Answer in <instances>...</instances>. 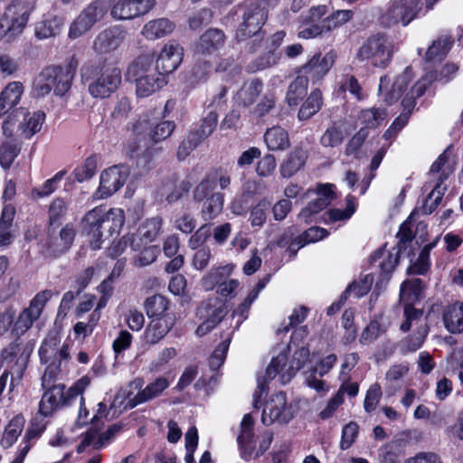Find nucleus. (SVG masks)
Returning a JSON list of instances; mask_svg holds the SVG:
<instances>
[{
    "instance_id": "obj_1",
    "label": "nucleus",
    "mask_w": 463,
    "mask_h": 463,
    "mask_svg": "<svg viewBox=\"0 0 463 463\" xmlns=\"http://www.w3.org/2000/svg\"><path fill=\"white\" fill-rule=\"evenodd\" d=\"M241 12V22L236 29L234 40L238 43L250 40L247 48L250 52H256L263 44L265 31L263 26L269 16L268 9L259 0H249L237 5L229 15Z\"/></svg>"
},
{
    "instance_id": "obj_2",
    "label": "nucleus",
    "mask_w": 463,
    "mask_h": 463,
    "mask_svg": "<svg viewBox=\"0 0 463 463\" xmlns=\"http://www.w3.org/2000/svg\"><path fill=\"white\" fill-rule=\"evenodd\" d=\"M125 222V213L120 208L105 211L101 206L89 211L82 219L83 232L89 237L90 246L97 250L101 248L104 237L118 233Z\"/></svg>"
},
{
    "instance_id": "obj_3",
    "label": "nucleus",
    "mask_w": 463,
    "mask_h": 463,
    "mask_svg": "<svg viewBox=\"0 0 463 463\" xmlns=\"http://www.w3.org/2000/svg\"><path fill=\"white\" fill-rule=\"evenodd\" d=\"M413 79V73L410 67L406 68L405 71L399 75L392 86V90L386 95V101L392 103L401 99L403 95L402 104L408 112L400 115L391 125L394 130L398 133L408 122L409 114L415 106L416 99L422 96L430 81L427 79L421 78L415 82L411 89L408 90V86Z\"/></svg>"
},
{
    "instance_id": "obj_4",
    "label": "nucleus",
    "mask_w": 463,
    "mask_h": 463,
    "mask_svg": "<svg viewBox=\"0 0 463 463\" xmlns=\"http://www.w3.org/2000/svg\"><path fill=\"white\" fill-rule=\"evenodd\" d=\"M175 128V123L171 120L161 121L153 126L148 118H138L132 126L133 140L128 144L131 156H150V145L165 140Z\"/></svg>"
},
{
    "instance_id": "obj_5",
    "label": "nucleus",
    "mask_w": 463,
    "mask_h": 463,
    "mask_svg": "<svg viewBox=\"0 0 463 463\" xmlns=\"http://www.w3.org/2000/svg\"><path fill=\"white\" fill-rule=\"evenodd\" d=\"M154 53H145L136 58L128 66L127 77L136 83V93L146 98L166 83V79L154 68Z\"/></svg>"
},
{
    "instance_id": "obj_6",
    "label": "nucleus",
    "mask_w": 463,
    "mask_h": 463,
    "mask_svg": "<svg viewBox=\"0 0 463 463\" xmlns=\"http://www.w3.org/2000/svg\"><path fill=\"white\" fill-rule=\"evenodd\" d=\"M455 166L456 156L453 155V146L449 145L431 165L429 174L436 177L438 183L424 201L421 207L424 214H430L440 203L443 195L440 184L454 171Z\"/></svg>"
},
{
    "instance_id": "obj_7",
    "label": "nucleus",
    "mask_w": 463,
    "mask_h": 463,
    "mask_svg": "<svg viewBox=\"0 0 463 463\" xmlns=\"http://www.w3.org/2000/svg\"><path fill=\"white\" fill-rule=\"evenodd\" d=\"M393 52L392 40L385 34L377 33L363 43L356 52V58L374 67L383 68L390 63Z\"/></svg>"
},
{
    "instance_id": "obj_8",
    "label": "nucleus",
    "mask_w": 463,
    "mask_h": 463,
    "mask_svg": "<svg viewBox=\"0 0 463 463\" xmlns=\"http://www.w3.org/2000/svg\"><path fill=\"white\" fill-rule=\"evenodd\" d=\"M44 120L45 114L43 111L31 113L24 108H19L8 115L2 128L6 137H12L14 125L18 121L19 136L29 139L42 129Z\"/></svg>"
},
{
    "instance_id": "obj_9",
    "label": "nucleus",
    "mask_w": 463,
    "mask_h": 463,
    "mask_svg": "<svg viewBox=\"0 0 463 463\" xmlns=\"http://www.w3.org/2000/svg\"><path fill=\"white\" fill-rule=\"evenodd\" d=\"M52 297V291L44 289L38 292L16 317L11 333L19 338L32 328L43 313L46 304Z\"/></svg>"
},
{
    "instance_id": "obj_10",
    "label": "nucleus",
    "mask_w": 463,
    "mask_h": 463,
    "mask_svg": "<svg viewBox=\"0 0 463 463\" xmlns=\"http://www.w3.org/2000/svg\"><path fill=\"white\" fill-rule=\"evenodd\" d=\"M421 0H392L380 15L379 21L385 27L398 24L408 25L421 9Z\"/></svg>"
},
{
    "instance_id": "obj_11",
    "label": "nucleus",
    "mask_w": 463,
    "mask_h": 463,
    "mask_svg": "<svg viewBox=\"0 0 463 463\" xmlns=\"http://www.w3.org/2000/svg\"><path fill=\"white\" fill-rule=\"evenodd\" d=\"M70 77L62 75L61 67H47L35 78L33 92L37 97H44L53 90L56 95L62 96L71 89Z\"/></svg>"
},
{
    "instance_id": "obj_12",
    "label": "nucleus",
    "mask_w": 463,
    "mask_h": 463,
    "mask_svg": "<svg viewBox=\"0 0 463 463\" xmlns=\"http://www.w3.org/2000/svg\"><path fill=\"white\" fill-rule=\"evenodd\" d=\"M29 355L23 351V346L17 342L11 343L0 352V369L12 373L9 391H13L16 382H20L26 369Z\"/></svg>"
},
{
    "instance_id": "obj_13",
    "label": "nucleus",
    "mask_w": 463,
    "mask_h": 463,
    "mask_svg": "<svg viewBox=\"0 0 463 463\" xmlns=\"http://www.w3.org/2000/svg\"><path fill=\"white\" fill-rule=\"evenodd\" d=\"M218 123V113L210 110L203 118L198 128L191 131L187 137L180 143L177 150V157L179 160L186 158L192 151H194L200 143L209 137L215 130Z\"/></svg>"
},
{
    "instance_id": "obj_14",
    "label": "nucleus",
    "mask_w": 463,
    "mask_h": 463,
    "mask_svg": "<svg viewBox=\"0 0 463 463\" xmlns=\"http://www.w3.org/2000/svg\"><path fill=\"white\" fill-rule=\"evenodd\" d=\"M213 191L214 184L210 180L202 181L194 191L195 201H204L201 213L205 221L215 218L222 213L223 208V194L222 193H214Z\"/></svg>"
},
{
    "instance_id": "obj_15",
    "label": "nucleus",
    "mask_w": 463,
    "mask_h": 463,
    "mask_svg": "<svg viewBox=\"0 0 463 463\" xmlns=\"http://www.w3.org/2000/svg\"><path fill=\"white\" fill-rule=\"evenodd\" d=\"M120 83L121 71L118 67H103L89 84V92L93 98L105 99L114 93Z\"/></svg>"
},
{
    "instance_id": "obj_16",
    "label": "nucleus",
    "mask_w": 463,
    "mask_h": 463,
    "mask_svg": "<svg viewBox=\"0 0 463 463\" xmlns=\"http://www.w3.org/2000/svg\"><path fill=\"white\" fill-rule=\"evenodd\" d=\"M107 13L103 2L95 1L86 6L71 24L68 36L77 39L89 32Z\"/></svg>"
},
{
    "instance_id": "obj_17",
    "label": "nucleus",
    "mask_w": 463,
    "mask_h": 463,
    "mask_svg": "<svg viewBox=\"0 0 463 463\" xmlns=\"http://www.w3.org/2000/svg\"><path fill=\"white\" fill-rule=\"evenodd\" d=\"M292 418V405L288 403L285 392L275 393L266 402L262 412V422L264 424L288 423Z\"/></svg>"
},
{
    "instance_id": "obj_18",
    "label": "nucleus",
    "mask_w": 463,
    "mask_h": 463,
    "mask_svg": "<svg viewBox=\"0 0 463 463\" xmlns=\"http://www.w3.org/2000/svg\"><path fill=\"white\" fill-rule=\"evenodd\" d=\"M227 36L218 28L207 29L202 33L194 47V57L215 60L219 52L223 48Z\"/></svg>"
},
{
    "instance_id": "obj_19",
    "label": "nucleus",
    "mask_w": 463,
    "mask_h": 463,
    "mask_svg": "<svg viewBox=\"0 0 463 463\" xmlns=\"http://www.w3.org/2000/svg\"><path fill=\"white\" fill-rule=\"evenodd\" d=\"M335 60V53L329 52L324 56L320 53H316L307 63L299 69L301 73L299 76L306 77L307 82L311 80L316 83L321 80L329 71L334 65Z\"/></svg>"
},
{
    "instance_id": "obj_20",
    "label": "nucleus",
    "mask_w": 463,
    "mask_h": 463,
    "mask_svg": "<svg viewBox=\"0 0 463 463\" xmlns=\"http://www.w3.org/2000/svg\"><path fill=\"white\" fill-rule=\"evenodd\" d=\"M127 31L118 25L102 30L93 41V49L99 54H107L117 51L127 37Z\"/></svg>"
},
{
    "instance_id": "obj_21",
    "label": "nucleus",
    "mask_w": 463,
    "mask_h": 463,
    "mask_svg": "<svg viewBox=\"0 0 463 463\" xmlns=\"http://www.w3.org/2000/svg\"><path fill=\"white\" fill-rule=\"evenodd\" d=\"M183 56V47L178 43L171 41L161 50L156 61H154V68L165 77L178 68Z\"/></svg>"
},
{
    "instance_id": "obj_22",
    "label": "nucleus",
    "mask_w": 463,
    "mask_h": 463,
    "mask_svg": "<svg viewBox=\"0 0 463 463\" xmlns=\"http://www.w3.org/2000/svg\"><path fill=\"white\" fill-rule=\"evenodd\" d=\"M156 0H118L111 9V15L118 20L133 19L147 14Z\"/></svg>"
},
{
    "instance_id": "obj_23",
    "label": "nucleus",
    "mask_w": 463,
    "mask_h": 463,
    "mask_svg": "<svg viewBox=\"0 0 463 463\" xmlns=\"http://www.w3.org/2000/svg\"><path fill=\"white\" fill-rule=\"evenodd\" d=\"M129 170L125 165H114L104 170L100 175L99 191L101 197H108L120 189L127 182Z\"/></svg>"
},
{
    "instance_id": "obj_24",
    "label": "nucleus",
    "mask_w": 463,
    "mask_h": 463,
    "mask_svg": "<svg viewBox=\"0 0 463 463\" xmlns=\"http://www.w3.org/2000/svg\"><path fill=\"white\" fill-rule=\"evenodd\" d=\"M28 14L18 5L7 7L0 18V37L9 34L10 37L22 33L28 22Z\"/></svg>"
},
{
    "instance_id": "obj_25",
    "label": "nucleus",
    "mask_w": 463,
    "mask_h": 463,
    "mask_svg": "<svg viewBox=\"0 0 463 463\" xmlns=\"http://www.w3.org/2000/svg\"><path fill=\"white\" fill-rule=\"evenodd\" d=\"M163 220L159 216L146 219L133 233V241L131 242V250H138L144 245L150 244L158 236L162 228Z\"/></svg>"
},
{
    "instance_id": "obj_26",
    "label": "nucleus",
    "mask_w": 463,
    "mask_h": 463,
    "mask_svg": "<svg viewBox=\"0 0 463 463\" xmlns=\"http://www.w3.org/2000/svg\"><path fill=\"white\" fill-rule=\"evenodd\" d=\"M399 259V250L392 248L390 250L385 247H383L372 254L370 261L372 265H375L380 269L381 280H385L387 282L390 279L391 273L397 266Z\"/></svg>"
},
{
    "instance_id": "obj_27",
    "label": "nucleus",
    "mask_w": 463,
    "mask_h": 463,
    "mask_svg": "<svg viewBox=\"0 0 463 463\" xmlns=\"http://www.w3.org/2000/svg\"><path fill=\"white\" fill-rule=\"evenodd\" d=\"M317 195V197L302 209L298 214V218L305 222H309L313 214L319 213L331 203L334 199L333 185L330 184H319Z\"/></svg>"
},
{
    "instance_id": "obj_28",
    "label": "nucleus",
    "mask_w": 463,
    "mask_h": 463,
    "mask_svg": "<svg viewBox=\"0 0 463 463\" xmlns=\"http://www.w3.org/2000/svg\"><path fill=\"white\" fill-rule=\"evenodd\" d=\"M64 25V18L54 13L44 14L34 24V35L38 40L53 38L60 34Z\"/></svg>"
},
{
    "instance_id": "obj_29",
    "label": "nucleus",
    "mask_w": 463,
    "mask_h": 463,
    "mask_svg": "<svg viewBox=\"0 0 463 463\" xmlns=\"http://www.w3.org/2000/svg\"><path fill=\"white\" fill-rule=\"evenodd\" d=\"M175 323V315H166L152 318L145 330V341L149 345H155L162 340L172 329Z\"/></svg>"
},
{
    "instance_id": "obj_30",
    "label": "nucleus",
    "mask_w": 463,
    "mask_h": 463,
    "mask_svg": "<svg viewBox=\"0 0 463 463\" xmlns=\"http://www.w3.org/2000/svg\"><path fill=\"white\" fill-rule=\"evenodd\" d=\"M45 390L40 402L39 408L45 415H52L53 412L64 406L65 385L57 383L55 386H43Z\"/></svg>"
},
{
    "instance_id": "obj_31",
    "label": "nucleus",
    "mask_w": 463,
    "mask_h": 463,
    "mask_svg": "<svg viewBox=\"0 0 463 463\" xmlns=\"http://www.w3.org/2000/svg\"><path fill=\"white\" fill-rule=\"evenodd\" d=\"M228 312L227 305L219 298L209 299L203 302L197 308V316L200 318H207L217 326Z\"/></svg>"
},
{
    "instance_id": "obj_32",
    "label": "nucleus",
    "mask_w": 463,
    "mask_h": 463,
    "mask_svg": "<svg viewBox=\"0 0 463 463\" xmlns=\"http://www.w3.org/2000/svg\"><path fill=\"white\" fill-rule=\"evenodd\" d=\"M24 93V86L20 81L8 83L0 94V118L15 107Z\"/></svg>"
},
{
    "instance_id": "obj_33",
    "label": "nucleus",
    "mask_w": 463,
    "mask_h": 463,
    "mask_svg": "<svg viewBox=\"0 0 463 463\" xmlns=\"http://www.w3.org/2000/svg\"><path fill=\"white\" fill-rule=\"evenodd\" d=\"M168 386L169 383L165 378L158 377L133 398H129L128 404L131 408H134L138 404L146 402L159 396Z\"/></svg>"
},
{
    "instance_id": "obj_34",
    "label": "nucleus",
    "mask_w": 463,
    "mask_h": 463,
    "mask_svg": "<svg viewBox=\"0 0 463 463\" xmlns=\"http://www.w3.org/2000/svg\"><path fill=\"white\" fill-rule=\"evenodd\" d=\"M307 153L302 147H295L279 166L282 177L289 178L298 173L305 165Z\"/></svg>"
},
{
    "instance_id": "obj_35",
    "label": "nucleus",
    "mask_w": 463,
    "mask_h": 463,
    "mask_svg": "<svg viewBox=\"0 0 463 463\" xmlns=\"http://www.w3.org/2000/svg\"><path fill=\"white\" fill-rule=\"evenodd\" d=\"M254 420L250 413L245 414L241 422V432L237 438L238 444L241 449V455L242 458L249 461L251 460L252 451L249 449L251 443L254 432Z\"/></svg>"
},
{
    "instance_id": "obj_36",
    "label": "nucleus",
    "mask_w": 463,
    "mask_h": 463,
    "mask_svg": "<svg viewBox=\"0 0 463 463\" xmlns=\"http://www.w3.org/2000/svg\"><path fill=\"white\" fill-rule=\"evenodd\" d=\"M389 323L381 316L376 317L363 329L359 343L362 345H369L375 342L378 338L386 334Z\"/></svg>"
},
{
    "instance_id": "obj_37",
    "label": "nucleus",
    "mask_w": 463,
    "mask_h": 463,
    "mask_svg": "<svg viewBox=\"0 0 463 463\" xmlns=\"http://www.w3.org/2000/svg\"><path fill=\"white\" fill-rule=\"evenodd\" d=\"M175 24L166 18H158L146 23L142 35L147 40H156L170 34L175 30Z\"/></svg>"
},
{
    "instance_id": "obj_38",
    "label": "nucleus",
    "mask_w": 463,
    "mask_h": 463,
    "mask_svg": "<svg viewBox=\"0 0 463 463\" xmlns=\"http://www.w3.org/2000/svg\"><path fill=\"white\" fill-rule=\"evenodd\" d=\"M443 322L449 332L452 334L463 332V303L456 302L448 306L443 314Z\"/></svg>"
},
{
    "instance_id": "obj_39",
    "label": "nucleus",
    "mask_w": 463,
    "mask_h": 463,
    "mask_svg": "<svg viewBox=\"0 0 463 463\" xmlns=\"http://www.w3.org/2000/svg\"><path fill=\"white\" fill-rule=\"evenodd\" d=\"M264 141L268 148L272 151H284L290 146L288 131L278 126L266 130Z\"/></svg>"
},
{
    "instance_id": "obj_40",
    "label": "nucleus",
    "mask_w": 463,
    "mask_h": 463,
    "mask_svg": "<svg viewBox=\"0 0 463 463\" xmlns=\"http://www.w3.org/2000/svg\"><path fill=\"white\" fill-rule=\"evenodd\" d=\"M342 24L336 20L334 14L324 18L320 25H313L311 28H302L298 32V36L303 39H310L320 36L326 33L341 26Z\"/></svg>"
},
{
    "instance_id": "obj_41",
    "label": "nucleus",
    "mask_w": 463,
    "mask_h": 463,
    "mask_svg": "<svg viewBox=\"0 0 463 463\" xmlns=\"http://www.w3.org/2000/svg\"><path fill=\"white\" fill-rule=\"evenodd\" d=\"M439 241V237H436L431 242L424 245L421 249L417 260L409 268V272L416 275L425 274L430 268V254Z\"/></svg>"
},
{
    "instance_id": "obj_42",
    "label": "nucleus",
    "mask_w": 463,
    "mask_h": 463,
    "mask_svg": "<svg viewBox=\"0 0 463 463\" xmlns=\"http://www.w3.org/2000/svg\"><path fill=\"white\" fill-rule=\"evenodd\" d=\"M168 308L169 301L166 298L159 294L149 297L145 301V310L150 318L173 315L167 312Z\"/></svg>"
},
{
    "instance_id": "obj_43",
    "label": "nucleus",
    "mask_w": 463,
    "mask_h": 463,
    "mask_svg": "<svg viewBox=\"0 0 463 463\" xmlns=\"http://www.w3.org/2000/svg\"><path fill=\"white\" fill-rule=\"evenodd\" d=\"M323 104L322 93L319 90H313L299 109L298 117L300 120H307L317 114Z\"/></svg>"
},
{
    "instance_id": "obj_44",
    "label": "nucleus",
    "mask_w": 463,
    "mask_h": 463,
    "mask_svg": "<svg viewBox=\"0 0 463 463\" xmlns=\"http://www.w3.org/2000/svg\"><path fill=\"white\" fill-rule=\"evenodd\" d=\"M345 136L343 125L339 122H334L321 136L320 144L324 147H335L343 143Z\"/></svg>"
},
{
    "instance_id": "obj_45",
    "label": "nucleus",
    "mask_w": 463,
    "mask_h": 463,
    "mask_svg": "<svg viewBox=\"0 0 463 463\" xmlns=\"http://www.w3.org/2000/svg\"><path fill=\"white\" fill-rule=\"evenodd\" d=\"M373 283V276L366 274L359 280L354 281L350 284L341 295V300L346 301L351 293H354L356 298H361L366 295Z\"/></svg>"
},
{
    "instance_id": "obj_46",
    "label": "nucleus",
    "mask_w": 463,
    "mask_h": 463,
    "mask_svg": "<svg viewBox=\"0 0 463 463\" xmlns=\"http://www.w3.org/2000/svg\"><path fill=\"white\" fill-rule=\"evenodd\" d=\"M307 79L301 76H298L290 83L286 97L289 106H297L298 102L305 97L307 90Z\"/></svg>"
},
{
    "instance_id": "obj_47",
    "label": "nucleus",
    "mask_w": 463,
    "mask_h": 463,
    "mask_svg": "<svg viewBox=\"0 0 463 463\" xmlns=\"http://www.w3.org/2000/svg\"><path fill=\"white\" fill-rule=\"evenodd\" d=\"M24 420L23 417H14L9 424L6 426L3 438L1 439V445L3 448H10L21 435L24 429Z\"/></svg>"
},
{
    "instance_id": "obj_48",
    "label": "nucleus",
    "mask_w": 463,
    "mask_h": 463,
    "mask_svg": "<svg viewBox=\"0 0 463 463\" xmlns=\"http://www.w3.org/2000/svg\"><path fill=\"white\" fill-rule=\"evenodd\" d=\"M21 147L14 139L4 141L0 145V165L4 169H9L14 159L20 154Z\"/></svg>"
},
{
    "instance_id": "obj_49",
    "label": "nucleus",
    "mask_w": 463,
    "mask_h": 463,
    "mask_svg": "<svg viewBox=\"0 0 463 463\" xmlns=\"http://www.w3.org/2000/svg\"><path fill=\"white\" fill-rule=\"evenodd\" d=\"M387 113L385 109H363L358 116L361 124L364 125L367 130L368 128H378L382 122L385 119Z\"/></svg>"
},
{
    "instance_id": "obj_50",
    "label": "nucleus",
    "mask_w": 463,
    "mask_h": 463,
    "mask_svg": "<svg viewBox=\"0 0 463 463\" xmlns=\"http://www.w3.org/2000/svg\"><path fill=\"white\" fill-rule=\"evenodd\" d=\"M76 232L73 225L71 223L66 224L59 234L61 244H56L52 249V255L61 256L64 254L71 247Z\"/></svg>"
},
{
    "instance_id": "obj_51",
    "label": "nucleus",
    "mask_w": 463,
    "mask_h": 463,
    "mask_svg": "<svg viewBox=\"0 0 463 463\" xmlns=\"http://www.w3.org/2000/svg\"><path fill=\"white\" fill-rule=\"evenodd\" d=\"M453 42L450 36H443L434 41L426 52V59L428 61L440 60L449 52Z\"/></svg>"
},
{
    "instance_id": "obj_52",
    "label": "nucleus",
    "mask_w": 463,
    "mask_h": 463,
    "mask_svg": "<svg viewBox=\"0 0 463 463\" xmlns=\"http://www.w3.org/2000/svg\"><path fill=\"white\" fill-rule=\"evenodd\" d=\"M90 384L88 377H82L77 381L67 392H64V406L71 405L74 402L80 399L81 406L84 403L83 392Z\"/></svg>"
},
{
    "instance_id": "obj_53",
    "label": "nucleus",
    "mask_w": 463,
    "mask_h": 463,
    "mask_svg": "<svg viewBox=\"0 0 463 463\" xmlns=\"http://www.w3.org/2000/svg\"><path fill=\"white\" fill-rule=\"evenodd\" d=\"M51 416L52 415H45V413L39 409L38 412L32 419L24 438L27 440L39 438L46 429L48 423L47 418Z\"/></svg>"
},
{
    "instance_id": "obj_54",
    "label": "nucleus",
    "mask_w": 463,
    "mask_h": 463,
    "mask_svg": "<svg viewBox=\"0 0 463 463\" xmlns=\"http://www.w3.org/2000/svg\"><path fill=\"white\" fill-rule=\"evenodd\" d=\"M195 64L191 71L192 83H198L204 80L213 69L215 60L210 58L195 57Z\"/></svg>"
},
{
    "instance_id": "obj_55",
    "label": "nucleus",
    "mask_w": 463,
    "mask_h": 463,
    "mask_svg": "<svg viewBox=\"0 0 463 463\" xmlns=\"http://www.w3.org/2000/svg\"><path fill=\"white\" fill-rule=\"evenodd\" d=\"M139 253L134 258V264L137 267H146L154 263L160 253V249L156 245H144Z\"/></svg>"
},
{
    "instance_id": "obj_56",
    "label": "nucleus",
    "mask_w": 463,
    "mask_h": 463,
    "mask_svg": "<svg viewBox=\"0 0 463 463\" xmlns=\"http://www.w3.org/2000/svg\"><path fill=\"white\" fill-rule=\"evenodd\" d=\"M327 13V6L325 5L313 6L307 13L300 16L304 28H311L313 25H320L321 18Z\"/></svg>"
},
{
    "instance_id": "obj_57",
    "label": "nucleus",
    "mask_w": 463,
    "mask_h": 463,
    "mask_svg": "<svg viewBox=\"0 0 463 463\" xmlns=\"http://www.w3.org/2000/svg\"><path fill=\"white\" fill-rule=\"evenodd\" d=\"M346 207L345 210L331 209L326 214L331 222L348 220L355 211V198L353 195H347L345 198Z\"/></svg>"
},
{
    "instance_id": "obj_58",
    "label": "nucleus",
    "mask_w": 463,
    "mask_h": 463,
    "mask_svg": "<svg viewBox=\"0 0 463 463\" xmlns=\"http://www.w3.org/2000/svg\"><path fill=\"white\" fill-rule=\"evenodd\" d=\"M67 212V203L62 198H55L49 207V222L52 226H59Z\"/></svg>"
},
{
    "instance_id": "obj_59",
    "label": "nucleus",
    "mask_w": 463,
    "mask_h": 463,
    "mask_svg": "<svg viewBox=\"0 0 463 463\" xmlns=\"http://www.w3.org/2000/svg\"><path fill=\"white\" fill-rule=\"evenodd\" d=\"M263 84L260 80H253L240 92V99L245 106L253 104L262 91Z\"/></svg>"
},
{
    "instance_id": "obj_60",
    "label": "nucleus",
    "mask_w": 463,
    "mask_h": 463,
    "mask_svg": "<svg viewBox=\"0 0 463 463\" xmlns=\"http://www.w3.org/2000/svg\"><path fill=\"white\" fill-rule=\"evenodd\" d=\"M96 170L97 161L95 157H88L83 164L74 169V179L80 183L90 179L95 175Z\"/></svg>"
},
{
    "instance_id": "obj_61",
    "label": "nucleus",
    "mask_w": 463,
    "mask_h": 463,
    "mask_svg": "<svg viewBox=\"0 0 463 463\" xmlns=\"http://www.w3.org/2000/svg\"><path fill=\"white\" fill-rule=\"evenodd\" d=\"M65 175V170L59 171L52 178L46 180L39 188H35L33 193L39 197L49 196L56 191L60 182L64 178Z\"/></svg>"
},
{
    "instance_id": "obj_62",
    "label": "nucleus",
    "mask_w": 463,
    "mask_h": 463,
    "mask_svg": "<svg viewBox=\"0 0 463 463\" xmlns=\"http://www.w3.org/2000/svg\"><path fill=\"white\" fill-rule=\"evenodd\" d=\"M227 88L223 85L219 86L204 102L207 109L216 111L222 109L226 103Z\"/></svg>"
},
{
    "instance_id": "obj_63",
    "label": "nucleus",
    "mask_w": 463,
    "mask_h": 463,
    "mask_svg": "<svg viewBox=\"0 0 463 463\" xmlns=\"http://www.w3.org/2000/svg\"><path fill=\"white\" fill-rule=\"evenodd\" d=\"M382 397V388L379 383H375L372 384L365 395L364 402V408L367 412L373 411Z\"/></svg>"
},
{
    "instance_id": "obj_64",
    "label": "nucleus",
    "mask_w": 463,
    "mask_h": 463,
    "mask_svg": "<svg viewBox=\"0 0 463 463\" xmlns=\"http://www.w3.org/2000/svg\"><path fill=\"white\" fill-rule=\"evenodd\" d=\"M327 235V232L320 227H311L305 231L299 237L298 243L300 247L311 242L322 240Z\"/></svg>"
}]
</instances>
